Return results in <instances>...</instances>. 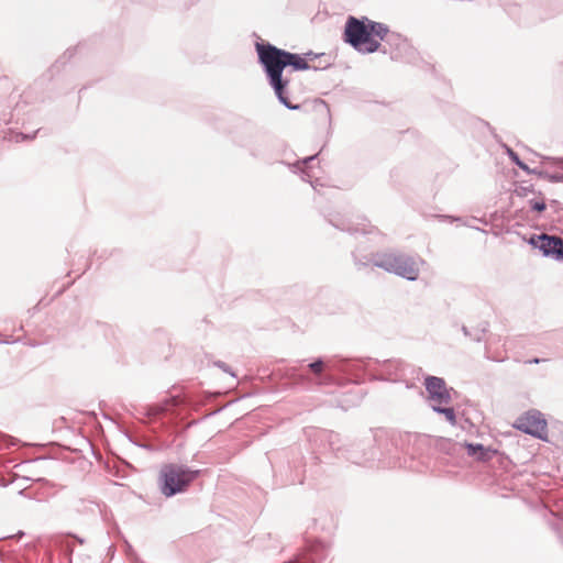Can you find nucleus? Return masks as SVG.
Instances as JSON below:
<instances>
[{"mask_svg":"<svg viewBox=\"0 0 563 563\" xmlns=\"http://www.w3.org/2000/svg\"><path fill=\"white\" fill-rule=\"evenodd\" d=\"M388 34V26L366 16L350 15L344 25L343 40L357 53L372 54L380 49V41Z\"/></svg>","mask_w":563,"mask_h":563,"instance_id":"obj_1","label":"nucleus"},{"mask_svg":"<svg viewBox=\"0 0 563 563\" xmlns=\"http://www.w3.org/2000/svg\"><path fill=\"white\" fill-rule=\"evenodd\" d=\"M258 63L267 68L284 75V70L302 71L310 69L309 63L299 54L279 48L268 42L255 44Z\"/></svg>","mask_w":563,"mask_h":563,"instance_id":"obj_2","label":"nucleus"},{"mask_svg":"<svg viewBox=\"0 0 563 563\" xmlns=\"http://www.w3.org/2000/svg\"><path fill=\"white\" fill-rule=\"evenodd\" d=\"M200 471L190 470L186 465L166 464L159 473L161 492L166 497H173L184 492L194 482Z\"/></svg>","mask_w":563,"mask_h":563,"instance_id":"obj_3","label":"nucleus"},{"mask_svg":"<svg viewBox=\"0 0 563 563\" xmlns=\"http://www.w3.org/2000/svg\"><path fill=\"white\" fill-rule=\"evenodd\" d=\"M373 265L411 282L416 280L420 273L418 262L399 252L376 253L373 256Z\"/></svg>","mask_w":563,"mask_h":563,"instance_id":"obj_4","label":"nucleus"},{"mask_svg":"<svg viewBox=\"0 0 563 563\" xmlns=\"http://www.w3.org/2000/svg\"><path fill=\"white\" fill-rule=\"evenodd\" d=\"M367 364L366 360L363 358H333L327 363L321 358H317L309 363L307 367L318 377L327 371H338L346 375L356 376V372L363 371Z\"/></svg>","mask_w":563,"mask_h":563,"instance_id":"obj_5","label":"nucleus"},{"mask_svg":"<svg viewBox=\"0 0 563 563\" xmlns=\"http://www.w3.org/2000/svg\"><path fill=\"white\" fill-rule=\"evenodd\" d=\"M533 249H538L542 256L554 261H563V238L548 233L532 234L527 241Z\"/></svg>","mask_w":563,"mask_h":563,"instance_id":"obj_6","label":"nucleus"},{"mask_svg":"<svg viewBox=\"0 0 563 563\" xmlns=\"http://www.w3.org/2000/svg\"><path fill=\"white\" fill-rule=\"evenodd\" d=\"M514 427L526 434L545 441L548 439V424L542 413L538 410L528 411L517 419Z\"/></svg>","mask_w":563,"mask_h":563,"instance_id":"obj_7","label":"nucleus"},{"mask_svg":"<svg viewBox=\"0 0 563 563\" xmlns=\"http://www.w3.org/2000/svg\"><path fill=\"white\" fill-rule=\"evenodd\" d=\"M269 86L273 88L277 100L289 110H299V103H292L289 99L290 80L284 75L274 70L263 68Z\"/></svg>","mask_w":563,"mask_h":563,"instance_id":"obj_8","label":"nucleus"},{"mask_svg":"<svg viewBox=\"0 0 563 563\" xmlns=\"http://www.w3.org/2000/svg\"><path fill=\"white\" fill-rule=\"evenodd\" d=\"M377 367L375 368L378 372V376H375V379L386 380V382H400L402 380L408 372L409 365L399 358L384 360V361H375Z\"/></svg>","mask_w":563,"mask_h":563,"instance_id":"obj_9","label":"nucleus"},{"mask_svg":"<svg viewBox=\"0 0 563 563\" xmlns=\"http://www.w3.org/2000/svg\"><path fill=\"white\" fill-rule=\"evenodd\" d=\"M424 387L431 405H449L452 401L451 389L446 387V383L442 377L427 376L424 378Z\"/></svg>","mask_w":563,"mask_h":563,"instance_id":"obj_10","label":"nucleus"},{"mask_svg":"<svg viewBox=\"0 0 563 563\" xmlns=\"http://www.w3.org/2000/svg\"><path fill=\"white\" fill-rule=\"evenodd\" d=\"M456 445L465 446L467 455L476 459L479 462H488L497 455L498 451L490 446H484L481 443H455L451 440H442L440 443L441 449L448 450L454 449Z\"/></svg>","mask_w":563,"mask_h":563,"instance_id":"obj_11","label":"nucleus"},{"mask_svg":"<svg viewBox=\"0 0 563 563\" xmlns=\"http://www.w3.org/2000/svg\"><path fill=\"white\" fill-rule=\"evenodd\" d=\"M372 442L373 439L368 438L366 443L364 441L353 443L351 448L346 450V459L357 465L374 461L377 455V450L372 445Z\"/></svg>","mask_w":563,"mask_h":563,"instance_id":"obj_12","label":"nucleus"},{"mask_svg":"<svg viewBox=\"0 0 563 563\" xmlns=\"http://www.w3.org/2000/svg\"><path fill=\"white\" fill-rule=\"evenodd\" d=\"M320 438L322 441H325L329 450H331L335 455H344L343 448L341 446V437L339 433L333 431L323 430L320 432Z\"/></svg>","mask_w":563,"mask_h":563,"instance_id":"obj_13","label":"nucleus"},{"mask_svg":"<svg viewBox=\"0 0 563 563\" xmlns=\"http://www.w3.org/2000/svg\"><path fill=\"white\" fill-rule=\"evenodd\" d=\"M488 324L486 322L481 323L474 329H468L466 325H462L461 330L463 334L470 338L474 342H482L487 332Z\"/></svg>","mask_w":563,"mask_h":563,"instance_id":"obj_14","label":"nucleus"},{"mask_svg":"<svg viewBox=\"0 0 563 563\" xmlns=\"http://www.w3.org/2000/svg\"><path fill=\"white\" fill-rule=\"evenodd\" d=\"M384 41L388 45L395 46L396 51H405L409 47L407 38H405L398 33L390 32L389 30Z\"/></svg>","mask_w":563,"mask_h":563,"instance_id":"obj_15","label":"nucleus"},{"mask_svg":"<svg viewBox=\"0 0 563 563\" xmlns=\"http://www.w3.org/2000/svg\"><path fill=\"white\" fill-rule=\"evenodd\" d=\"M431 408L434 412L443 415L446 421L452 426L456 424V415L453 407H448V405H431Z\"/></svg>","mask_w":563,"mask_h":563,"instance_id":"obj_16","label":"nucleus"},{"mask_svg":"<svg viewBox=\"0 0 563 563\" xmlns=\"http://www.w3.org/2000/svg\"><path fill=\"white\" fill-rule=\"evenodd\" d=\"M330 223L341 230V231H346V232H350V233H363V234H366L368 233V231L365 229V228H354L352 227L349 222H346L344 219H338V220H330Z\"/></svg>","mask_w":563,"mask_h":563,"instance_id":"obj_17","label":"nucleus"},{"mask_svg":"<svg viewBox=\"0 0 563 563\" xmlns=\"http://www.w3.org/2000/svg\"><path fill=\"white\" fill-rule=\"evenodd\" d=\"M325 552L327 550L324 544L320 542L312 544L308 554V561L310 563H317V560H322L325 558Z\"/></svg>","mask_w":563,"mask_h":563,"instance_id":"obj_18","label":"nucleus"},{"mask_svg":"<svg viewBox=\"0 0 563 563\" xmlns=\"http://www.w3.org/2000/svg\"><path fill=\"white\" fill-rule=\"evenodd\" d=\"M507 154L511 162L520 169H522L527 174H537V170L529 168V166L520 159L519 155L514 150L507 147Z\"/></svg>","mask_w":563,"mask_h":563,"instance_id":"obj_19","label":"nucleus"},{"mask_svg":"<svg viewBox=\"0 0 563 563\" xmlns=\"http://www.w3.org/2000/svg\"><path fill=\"white\" fill-rule=\"evenodd\" d=\"M529 205H530V208L537 212H542L547 209V205L543 199H540V200L531 199V200H529Z\"/></svg>","mask_w":563,"mask_h":563,"instance_id":"obj_20","label":"nucleus"},{"mask_svg":"<svg viewBox=\"0 0 563 563\" xmlns=\"http://www.w3.org/2000/svg\"><path fill=\"white\" fill-rule=\"evenodd\" d=\"M60 545H62V550H63L64 554L68 558L69 563H71L74 545L68 540L62 541Z\"/></svg>","mask_w":563,"mask_h":563,"instance_id":"obj_21","label":"nucleus"},{"mask_svg":"<svg viewBox=\"0 0 563 563\" xmlns=\"http://www.w3.org/2000/svg\"><path fill=\"white\" fill-rule=\"evenodd\" d=\"M214 365L217 367L221 368L223 372L229 373L232 376H235V374L233 372H231V368H230V366L227 363H224L222 361H218V362L214 363Z\"/></svg>","mask_w":563,"mask_h":563,"instance_id":"obj_22","label":"nucleus"},{"mask_svg":"<svg viewBox=\"0 0 563 563\" xmlns=\"http://www.w3.org/2000/svg\"><path fill=\"white\" fill-rule=\"evenodd\" d=\"M353 258H354V264H355V266L357 267V269H361V268H363V267L368 266L369 262H372V263H373V260H372V261H368V260H366V261L358 260V258L355 256V254H353Z\"/></svg>","mask_w":563,"mask_h":563,"instance_id":"obj_23","label":"nucleus"},{"mask_svg":"<svg viewBox=\"0 0 563 563\" xmlns=\"http://www.w3.org/2000/svg\"><path fill=\"white\" fill-rule=\"evenodd\" d=\"M33 137H34V135L19 133V134H16L15 141L20 142V141H25V140H32Z\"/></svg>","mask_w":563,"mask_h":563,"instance_id":"obj_24","label":"nucleus"},{"mask_svg":"<svg viewBox=\"0 0 563 563\" xmlns=\"http://www.w3.org/2000/svg\"><path fill=\"white\" fill-rule=\"evenodd\" d=\"M545 361H547V358L533 357V358L527 360L525 363L526 364H540Z\"/></svg>","mask_w":563,"mask_h":563,"instance_id":"obj_25","label":"nucleus"},{"mask_svg":"<svg viewBox=\"0 0 563 563\" xmlns=\"http://www.w3.org/2000/svg\"><path fill=\"white\" fill-rule=\"evenodd\" d=\"M551 181L558 183L563 181V174H554L549 176Z\"/></svg>","mask_w":563,"mask_h":563,"instance_id":"obj_26","label":"nucleus"},{"mask_svg":"<svg viewBox=\"0 0 563 563\" xmlns=\"http://www.w3.org/2000/svg\"><path fill=\"white\" fill-rule=\"evenodd\" d=\"M319 154L311 155L302 159V164L308 165L318 157Z\"/></svg>","mask_w":563,"mask_h":563,"instance_id":"obj_27","label":"nucleus"},{"mask_svg":"<svg viewBox=\"0 0 563 563\" xmlns=\"http://www.w3.org/2000/svg\"><path fill=\"white\" fill-rule=\"evenodd\" d=\"M75 538V540L79 543V544H84L85 543V539L78 537V536H73Z\"/></svg>","mask_w":563,"mask_h":563,"instance_id":"obj_28","label":"nucleus"},{"mask_svg":"<svg viewBox=\"0 0 563 563\" xmlns=\"http://www.w3.org/2000/svg\"><path fill=\"white\" fill-rule=\"evenodd\" d=\"M132 560H133V562H132V563H144V562L140 561V560H139V559H136V558H135V559H132Z\"/></svg>","mask_w":563,"mask_h":563,"instance_id":"obj_29","label":"nucleus"},{"mask_svg":"<svg viewBox=\"0 0 563 563\" xmlns=\"http://www.w3.org/2000/svg\"><path fill=\"white\" fill-rule=\"evenodd\" d=\"M398 57H399L398 53H393L391 58H398Z\"/></svg>","mask_w":563,"mask_h":563,"instance_id":"obj_30","label":"nucleus"},{"mask_svg":"<svg viewBox=\"0 0 563 563\" xmlns=\"http://www.w3.org/2000/svg\"><path fill=\"white\" fill-rule=\"evenodd\" d=\"M560 163L562 164V168H563V159H560Z\"/></svg>","mask_w":563,"mask_h":563,"instance_id":"obj_31","label":"nucleus"}]
</instances>
